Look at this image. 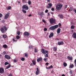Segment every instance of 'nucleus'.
I'll list each match as a JSON object with an SVG mask.
<instances>
[{
  "label": "nucleus",
  "mask_w": 76,
  "mask_h": 76,
  "mask_svg": "<svg viewBox=\"0 0 76 76\" xmlns=\"http://www.w3.org/2000/svg\"><path fill=\"white\" fill-rule=\"evenodd\" d=\"M58 27V25H56L55 26H52L49 28V29L52 30V31H54L56 29H57Z\"/></svg>",
  "instance_id": "f257e3e1"
},
{
  "label": "nucleus",
  "mask_w": 76,
  "mask_h": 76,
  "mask_svg": "<svg viewBox=\"0 0 76 76\" xmlns=\"http://www.w3.org/2000/svg\"><path fill=\"white\" fill-rule=\"evenodd\" d=\"M1 31L2 33H4L5 32V31H6L7 30V28L5 26H4L3 28H1Z\"/></svg>",
  "instance_id": "f03ea898"
},
{
  "label": "nucleus",
  "mask_w": 76,
  "mask_h": 76,
  "mask_svg": "<svg viewBox=\"0 0 76 76\" xmlns=\"http://www.w3.org/2000/svg\"><path fill=\"white\" fill-rule=\"evenodd\" d=\"M56 9H57L58 10H61L62 7H63V5L61 4H57V5H56Z\"/></svg>",
  "instance_id": "7ed1b4c3"
},
{
  "label": "nucleus",
  "mask_w": 76,
  "mask_h": 76,
  "mask_svg": "<svg viewBox=\"0 0 76 76\" xmlns=\"http://www.w3.org/2000/svg\"><path fill=\"white\" fill-rule=\"evenodd\" d=\"M49 22L51 24H53L56 23V19L53 18H50L49 20Z\"/></svg>",
  "instance_id": "20e7f679"
},
{
  "label": "nucleus",
  "mask_w": 76,
  "mask_h": 76,
  "mask_svg": "<svg viewBox=\"0 0 76 76\" xmlns=\"http://www.w3.org/2000/svg\"><path fill=\"white\" fill-rule=\"evenodd\" d=\"M22 9H25L26 10H28L29 9V7L26 5H24L22 6Z\"/></svg>",
  "instance_id": "39448f33"
},
{
  "label": "nucleus",
  "mask_w": 76,
  "mask_h": 76,
  "mask_svg": "<svg viewBox=\"0 0 76 76\" xmlns=\"http://www.w3.org/2000/svg\"><path fill=\"white\" fill-rule=\"evenodd\" d=\"M9 15H10L9 12H8L7 14H6L4 16V19H7V18H9Z\"/></svg>",
  "instance_id": "423d86ee"
},
{
  "label": "nucleus",
  "mask_w": 76,
  "mask_h": 76,
  "mask_svg": "<svg viewBox=\"0 0 76 76\" xmlns=\"http://www.w3.org/2000/svg\"><path fill=\"white\" fill-rule=\"evenodd\" d=\"M52 6H53V5L51 3H49L48 4V6H46V7L47 9H50Z\"/></svg>",
  "instance_id": "0eeeda50"
},
{
  "label": "nucleus",
  "mask_w": 76,
  "mask_h": 76,
  "mask_svg": "<svg viewBox=\"0 0 76 76\" xmlns=\"http://www.w3.org/2000/svg\"><path fill=\"white\" fill-rule=\"evenodd\" d=\"M4 72V68L3 67L0 68V73L2 74Z\"/></svg>",
  "instance_id": "6e6552de"
},
{
  "label": "nucleus",
  "mask_w": 76,
  "mask_h": 76,
  "mask_svg": "<svg viewBox=\"0 0 76 76\" xmlns=\"http://www.w3.org/2000/svg\"><path fill=\"white\" fill-rule=\"evenodd\" d=\"M24 36H26V37H29V32H24Z\"/></svg>",
  "instance_id": "1a4fd4ad"
},
{
  "label": "nucleus",
  "mask_w": 76,
  "mask_h": 76,
  "mask_svg": "<svg viewBox=\"0 0 76 76\" xmlns=\"http://www.w3.org/2000/svg\"><path fill=\"white\" fill-rule=\"evenodd\" d=\"M5 58H6L7 59V60H10V59L11 58V57L10 56L7 55H6L5 56Z\"/></svg>",
  "instance_id": "9d476101"
},
{
  "label": "nucleus",
  "mask_w": 76,
  "mask_h": 76,
  "mask_svg": "<svg viewBox=\"0 0 76 76\" xmlns=\"http://www.w3.org/2000/svg\"><path fill=\"white\" fill-rule=\"evenodd\" d=\"M40 72L39 71V69L38 68H37V71L36 72V75H38L39 74Z\"/></svg>",
  "instance_id": "9b49d317"
},
{
  "label": "nucleus",
  "mask_w": 76,
  "mask_h": 76,
  "mask_svg": "<svg viewBox=\"0 0 76 76\" xmlns=\"http://www.w3.org/2000/svg\"><path fill=\"white\" fill-rule=\"evenodd\" d=\"M37 62H42V58L41 57L37 59Z\"/></svg>",
  "instance_id": "f8f14e48"
},
{
  "label": "nucleus",
  "mask_w": 76,
  "mask_h": 76,
  "mask_svg": "<svg viewBox=\"0 0 76 76\" xmlns=\"http://www.w3.org/2000/svg\"><path fill=\"white\" fill-rule=\"evenodd\" d=\"M54 36V33L53 32L51 33L50 34L49 36V37L50 38H51V37H53Z\"/></svg>",
  "instance_id": "ddd939ff"
},
{
  "label": "nucleus",
  "mask_w": 76,
  "mask_h": 76,
  "mask_svg": "<svg viewBox=\"0 0 76 76\" xmlns=\"http://www.w3.org/2000/svg\"><path fill=\"white\" fill-rule=\"evenodd\" d=\"M41 52L42 54H46L45 50L44 49H42V50H41Z\"/></svg>",
  "instance_id": "4468645a"
},
{
  "label": "nucleus",
  "mask_w": 76,
  "mask_h": 76,
  "mask_svg": "<svg viewBox=\"0 0 76 76\" xmlns=\"http://www.w3.org/2000/svg\"><path fill=\"white\" fill-rule=\"evenodd\" d=\"M60 32H61V29L59 28L57 30V34H60Z\"/></svg>",
  "instance_id": "2eb2a0df"
},
{
  "label": "nucleus",
  "mask_w": 76,
  "mask_h": 76,
  "mask_svg": "<svg viewBox=\"0 0 76 76\" xmlns=\"http://www.w3.org/2000/svg\"><path fill=\"white\" fill-rule=\"evenodd\" d=\"M39 15H40V16L41 17V18H42V16L43 15H45L44 14V12H42L39 13Z\"/></svg>",
  "instance_id": "dca6fc26"
},
{
  "label": "nucleus",
  "mask_w": 76,
  "mask_h": 76,
  "mask_svg": "<svg viewBox=\"0 0 76 76\" xmlns=\"http://www.w3.org/2000/svg\"><path fill=\"white\" fill-rule=\"evenodd\" d=\"M72 37L74 38H76V32H75L72 34Z\"/></svg>",
  "instance_id": "f3484780"
},
{
  "label": "nucleus",
  "mask_w": 76,
  "mask_h": 76,
  "mask_svg": "<svg viewBox=\"0 0 76 76\" xmlns=\"http://www.w3.org/2000/svg\"><path fill=\"white\" fill-rule=\"evenodd\" d=\"M64 43L63 41H61V42H59L58 43V45H62Z\"/></svg>",
  "instance_id": "a211bd4d"
},
{
  "label": "nucleus",
  "mask_w": 76,
  "mask_h": 76,
  "mask_svg": "<svg viewBox=\"0 0 76 76\" xmlns=\"http://www.w3.org/2000/svg\"><path fill=\"white\" fill-rule=\"evenodd\" d=\"M67 58L69 60H72V57H70V56H67Z\"/></svg>",
  "instance_id": "6ab92c4d"
},
{
  "label": "nucleus",
  "mask_w": 76,
  "mask_h": 76,
  "mask_svg": "<svg viewBox=\"0 0 76 76\" xmlns=\"http://www.w3.org/2000/svg\"><path fill=\"white\" fill-rule=\"evenodd\" d=\"M58 16L60 18V19H63V16L62 15H58Z\"/></svg>",
  "instance_id": "aec40b11"
},
{
  "label": "nucleus",
  "mask_w": 76,
  "mask_h": 76,
  "mask_svg": "<svg viewBox=\"0 0 76 76\" xmlns=\"http://www.w3.org/2000/svg\"><path fill=\"white\" fill-rule=\"evenodd\" d=\"M33 65H36V61L34 60H32V61Z\"/></svg>",
  "instance_id": "412c9836"
},
{
  "label": "nucleus",
  "mask_w": 76,
  "mask_h": 76,
  "mask_svg": "<svg viewBox=\"0 0 76 76\" xmlns=\"http://www.w3.org/2000/svg\"><path fill=\"white\" fill-rule=\"evenodd\" d=\"M73 67H74V65H73V64H71L70 65L69 68L71 69L72 68H73Z\"/></svg>",
  "instance_id": "4be33fe9"
},
{
  "label": "nucleus",
  "mask_w": 76,
  "mask_h": 76,
  "mask_svg": "<svg viewBox=\"0 0 76 76\" xmlns=\"http://www.w3.org/2000/svg\"><path fill=\"white\" fill-rule=\"evenodd\" d=\"M53 49L54 51H55V52H56V51L57 50V48L54 47L53 48Z\"/></svg>",
  "instance_id": "5701e85b"
},
{
  "label": "nucleus",
  "mask_w": 76,
  "mask_h": 76,
  "mask_svg": "<svg viewBox=\"0 0 76 76\" xmlns=\"http://www.w3.org/2000/svg\"><path fill=\"white\" fill-rule=\"evenodd\" d=\"M63 65L64 67H66L67 66V64L66 62H64L63 64Z\"/></svg>",
  "instance_id": "b1692460"
},
{
  "label": "nucleus",
  "mask_w": 76,
  "mask_h": 76,
  "mask_svg": "<svg viewBox=\"0 0 76 76\" xmlns=\"http://www.w3.org/2000/svg\"><path fill=\"white\" fill-rule=\"evenodd\" d=\"M3 47L5 48H7V46L6 45H4L3 46Z\"/></svg>",
  "instance_id": "393cba45"
},
{
  "label": "nucleus",
  "mask_w": 76,
  "mask_h": 76,
  "mask_svg": "<svg viewBox=\"0 0 76 76\" xmlns=\"http://www.w3.org/2000/svg\"><path fill=\"white\" fill-rule=\"evenodd\" d=\"M10 66H11V65H10V64H9V66L6 67V69H8L9 68H10Z\"/></svg>",
  "instance_id": "a878e982"
},
{
  "label": "nucleus",
  "mask_w": 76,
  "mask_h": 76,
  "mask_svg": "<svg viewBox=\"0 0 76 76\" xmlns=\"http://www.w3.org/2000/svg\"><path fill=\"white\" fill-rule=\"evenodd\" d=\"M22 12L25 14L26 13V11L24 10H22Z\"/></svg>",
  "instance_id": "bb28decb"
},
{
  "label": "nucleus",
  "mask_w": 76,
  "mask_h": 76,
  "mask_svg": "<svg viewBox=\"0 0 76 76\" xmlns=\"http://www.w3.org/2000/svg\"><path fill=\"white\" fill-rule=\"evenodd\" d=\"M16 38L17 39H20V37L19 36L17 35L16 36Z\"/></svg>",
  "instance_id": "cd10ccee"
},
{
  "label": "nucleus",
  "mask_w": 76,
  "mask_h": 76,
  "mask_svg": "<svg viewBox=\"0 0 76 76\" xmlns=\"http://www.w3.org/2000/svg\"><path fill=\"white\" fill-rule=\"evenodd\" d=\"M17 34L18 35H19L20 34V32L19 31H17Z\"/></svg>",
  "instance_id": "c85d7f7f"
},
{
  "label": "nucleus",
  "mask_w": 76,
  "mask_h": 76,
  "mask_svg": "<svg viewBox=\"0 0 76 76\" xmlns=\"http://www.w3.org/2000/svg\"><path fill=\"white\" fill-rule=\"evenodd\" d=\"M3 37L4 38H7V36L6 35H3Z\"/></svg>",
  "instance_id": "c756f323"
},
{
  "label": "nucleus",
  "mask_w": 76,
  "mask_h": 76,
  "mask_svg": "<svg viewBox=\"0 0 76 76\" xmlns=\"http://www.w3.org/2000/svg\"><path fill=\"white\" fill-rule=\"evenodd\" d=\"M48 60V58H45L44 59V60L46 62H47V60Z\"/></svg>",
  "instance_id": "7c9ffc66"
},
{
  "label": "nucleus",
  "mask_w": 76,
  "mask_h": 76,
  "mask_svg": "<svg viewBox=\"0 0 76 76\" xmlns=\"http://www.w3.org/2000/svg\"><path fill=\"white\" fill-rule=\"evenodd\" d=\"M25 59V58L22 57L20 60H21V61H24Z\"/></svg>",
  "instance_id": "2f4dec72"
},
{
  "label": "nucleus",
  "mask_w": 76,
  "mask_h": 76,
  "mask_svg": "<svg viewBox=\"0 0 76 76\" xmlns=\"http://www.w3.org/2000/svg\"><path fill=\"white\" fill-rule=\"evenodd\" d=\"M28 3L29 5H31V1H28Z\"/></svg>",
  "instance_id": "473e14b6"
},
{
  "label": "nucleus",
  "mask_w": 76,
  "mask_h": 76,
  "mask_svg": "<svg viewBox=\"0 0 76 76\" xmlns=\"http://www.w3.org/2000/svg\"><path fill=\"white\" fill-rule=\"evenodd\" d=\"M71 28L73 29L75 28V26L73 25L71 27Z\"/></svg>",
  "instance_id": "72a5a7b5"
},
{
  "label": "nucleus",
  "mask_w": 76,
  "mask_h": 76,
  "mask_svg": "<svg viewBox=\"0 0 76 76\" xmlns=\"http://www.w3.org/2000/svg\"><path fill=\"white\" fill-rule=\"evenodd\" d=\"M72 7H70L69 10V12H72Z\"/></svg>",
  "instance_id": "f704fd0d"
},
{
  "label": "nucleus",
  "mask_w": 76,
  "mask_h": 76,
  "mask_svg": "<svg viewBox=\"0 0 76 76\" xmlns=\"http://www.w3.org/2000/svg\"><path fill=\"white\" fill-rule=\"evenodd\" d=\"M9 63L7 62H5V64H4V65H7V64H9Z\"/></svg>",
  "instance_id": "c9c22d12"
},
{
  "label": "nucleus",
  "mask_w": 76,
  "mask_h": 76,
  "mask_svg": "<svg viewBox=\"0 0 76 76\" xmlns=\"http://www.w3.org/2000/svg\"><path fill=\"white\" fill-rule=\"evenodd\" d=\"M45 57H48V54H46V55H45Z\"/></svg>",
  "instance_id": "e433bc0d"
},
{
  "label": "nucleus",
  "mask_w": 76,
  "mask_h": 76,
  "mask_svg": "<svg viewBox=\"0 0 76 76\" xmlns=\"http://www.w3.org/2000/svg\"><path fill=\"white\" fill-rule=\"evenodd\" d=\"M13 41L14 42H17V39L16 40L14 39H12Z\"/></svg>",
  "instance_id": "4c0bfd02"
},
{
  "label": "nucleus",
  "mask_w": 76,
  "mask_h": 76,
  "mask_svg": "<svg viewBox=\"0 0 76 76\" xmlns=\"http://www.w3.org/2000/svg\"><path fill=\"white\" fill-rule=\"evenodd\" d=\"M34 52L35 53H37V50L36 48H34Z\"/></svg>",
  "instance_id": "58836bf2"
},
{
  "label": "nucleus",
  "mask_w": 76,
  "mask_h": 76,
  "mask_svg": "<svg viewBox=\"0 0 76 76\" xmlns=\"http://www.w3.org/2000/svg\"><path fill=\"white\" fill-rule=\"evenodd\" d=\"M11 9V7L10 6L7 8V10H10V9Z\"/></svg>",
  "instance_id": "ea45409f"
},
{
  "label": "nucleus",
  "mask_w": 76,
  "mask_h": 76,
  "mask_svg": "<svg viewBox=\"0 0 76 76\" xmlns=\"http://www.w3.org/2000/svg\"><path fill=\"white\" fill-rule=\"evenodd\" d=\"M44 31H47V29L46 28H44Z\"/></svg>",
  "instance_id": "a19ab883"
},
{
  "label": "nucleus",
  "mask_w": 76,
  "mask_h": 76,
  "mask_svg": "<svg viewBox=\"0 0 76 76\" xmlns=\"http://www.w3.org/2000/svg\"><path fill=\"white\" fill-rule=\"evenodd\" d=\"M73 11H74V12H75V13H76V10L74 8V9H73Z\"/></svg>",
  "instance_id": "79ce46f5"
},
{
  "label": "nucleus",
  "mask_w": 76,
  "mask_h": 76,
  "mask_svg": "<svg viewBox=\"0 0 76 76\" xmlns=\"http://www.w3.org/2000/svg\"><path fill=\"white\" fill-rule=\"evenodd\" d=\"M25 57H28V54L26 53L25 54Z\"/></svg>",
  "instance_id": "37998d69"
},
{
  "label": "nucleus",
  "mask_w": 76,
  "mask_h": 76,
  "mask_svg": "<svg viewBox=\"0 0 76 76\" xmlns=\"http://www.w3.org/2000/svg\"><path fill=\"white\" fill-rule=\"evenodd\" d=\"M45 12L46 13H47L48 12V10H45Z\"/></svg>",
  "instance_id": "c03bdc74"
},
{
  "label": "nucleus",
  "mask_w": 76,
  "mask_h": 76,
  "mask_svg": "<svg viewBox=\"0 0 76 76\" xmlns=\"http://www.w3.org/2000/svg\"><path fill=\"white\" fill-rule=\"evenodd\" d=\"M46 68L47 69H51L50 67H49V66L48 67H47V66H46Z\"/></svg>",
  "instance_id": "a18cd8bd"
},
{
  "label": "nucleus",
  "mask_w": 76,
  "mask_h": 76,
  "mask_svg": "<svg viewBox=\"0 0 76 76\" xmlns=\"http://www.w3.org/2000/svg\"><path fill=\"white\" fill-rule=\"evenodd\" d=\"M3 16V15L1 14V13H0V18H2Z\"/></svg>",
  "instance_id": "49530a36"
},
{
  "label": "nucleus",
  "mask_w": 76,
  "mask_h": 76,
  "mask_svg": "<svg viewBox=\"0 0 76 76\" xmlns=\"http://www.w3.org/2000/svg\"><path fill=\"white\" fill-rule=\"evenodd\" d=\"M45 52L46 53H47V54H48V50H45Z\"/></svg>",
  "instance_id": "de8ad7c7"
},
{
  "label": "nucleus",
  "mask_w": 76,
  "mask_h": 76,
  "mask_svg": "<svg viewBox=\"0 0 76 76\" xmlns=\"http://www.w3.org/2000/svg\"><path fill=\"white\" fill-rule=\"evenodd\" d=\"M49 67H50V69H53V67L51 65L50 66H49Z\"/></svg>",
  "instance_id": "09e8293b"
},
{
  "label": "nucleus",
  "mask_w": 76,
  "mask_h": 76,
  "mask_svg": "<svg viewBox=\"0 0 76 76\" xmlns=\"http://www.w3.org/2000/svg\"><path fill=\"white\" fill-rule=\"evenodd\" d=\"M17 61V60H16V59H14V63H16V62Z\"/></svg>",
  "instance_id": "8fccbe9b"
},
{
  "label": "nucleus",
  "mask_w": 76,
  "mask_h": 76,
  "mask_svg": "<svg viewBox=\"0 0 76 76\" xmlns=\"http://www.w3.org/2000/svg\"><path fill=\"white\" fill-rule=\"evenodd\" d=\"M58 25L59 26H61V23H59Z\"/></svg>",
  "instance_id": "3c124183"
},
{
  "label": "nucleus",
  "mask_w": 76,
  "mask_h": 76,
  "mask_svg": "<svg viewBox=\"0 0 76 76\" xmlns=\"http://www.w3.org/2000/svg\"><path fill=\"white\" fill-rule=\"evenodd\" d=\"M51 10L52 11H54V8H51Z\"/></svg>",
  "instance_id": "603ef678"
},
{
  "label": "nucleus",
  "mask_w": 76,
  "mask_h": 76,
  "mask_svg": "<svg viewBox=\"0 0 76 76\" xmlns=\"http://www.w3.org/2000/svg\"><path fill=\"white\" fill-rule=\"evenodd\" d=\"M45 65L46 66H48V64H49V63H46V64H45Z\"/></svg>",
  "instance_id": "864d4df0"
},
{
  "label": "nucleus",
  "mask_w": 76,
  "mask_h": 76,
  "mask_svg": "<svg viewBox=\"0 0 76 76\" xmlns=\"http://www.w3.org/2000/svg\"><path fill=\"white\" fill-rule=\"evenodd\" d=\"M8 76H12V74L10 73V74L8 75Z\"/></svg>",
  "instance_id": "5fc2aeb1"
},
{
  "label": "nucleus",
  "mask_w": 76,
  "mask_h": 76,
  "mask_svg": "<svg viewBox=\"0 0 76 76\" xmlns=\"http://www.w3.org/2000/svg\"><path fill=\"white\" fill-rule=\"evenodd\" d=\"M42 22H44V23H45V20L42 19Z\"/></svg>",
  "instance_id": "6e6d98bb"
},
{
  "label": "nucleus",
  "mask_w": 76,
  "mask_h": 76,
  "mask_svg": "<svg viewBox=\"0 0 76 76\" xmlns=\"http://www.w3.org/2000/svg\"><path fill=\"white\" fill-rule=\"evenodd\" d=\"M67 7V5H65V8L66 9Z\"/></svg>",
  "instance_id": "4d7b16f0"
},
{
  "label": "nucleus",
  "mask_w": 76,
  "mask_h": 76,
  "mask_svg": "<svg viewBox=\"0 0 76 76\" xmlns=\"http://www.w3.org/2000/svg\"><path fill=\"white\" fill-rule=\"evenodd\" d=\"M70 73H71V74H72V70H71L70 71Z\"/></svg>",
  "instance_id": "13d9d810"
},
{
  "label": "nucleus",
  "mask_w": 76,
  "mask_h": 76,
  "mask_svg": "<svg viewBox=\"0 0 76 76\" xmlns=\"http://www.w3.org/2000/svg\"><path fill=\"white\" fill-rule=\"evenodd\" d=\"M6 54V52L5 51L3 53V54L4 55V54Z\"/></svg>",
  "instance_id": "bf43d9fd"
},
{
  "label": "nucleus",
  "mask_w": 76,
  "mask_h": 76,
  "mask_svg": "<svg viewBox=\"0 0 76 76\" xmlns=\"http://www.w3.org/2000/svg\"><path fill=\"white\" fill-rule=\"evenodd\" d=\"M30 66H33V64H32V63H31V64H30Z\"/></svg>",
  "instance_id": "052dcab7"
},
{
  "label": "nucleus",
  "mask_w": 76,
  "mask_h": 76,
  "mask_svg": "<svg viewBox=\"0 0 76 76\" xmlns=\"http://www.w3.org/2000/svg\"><path fill=\"white\" fill-rule=\"evenodd\" d=\"M50 15V12L48 13V16H49Z\"/></svg>",
  "instance_id": "680f3d73"
},
{
  "label": "nucleus",
  "mask_w": 76,
  "mask_h": 76,
  "mask_svg": "<svg viewBox=\"0 0 76 76\" xmlns=\"http://www.w3.org/2000/svg\"><path fill=\"white\" fill-rule=\"evenodd\" d=\"M32 16V15H31V14H30L29 15H28V16L29 17H30V16Z\"/></svg>",
  "instance_id": "e2e57ef3"
},
{
  "label": "nucleus",
  "mask_w": 76,
  "mask_h": 76,
  "mask_svg": "<svg viewBox=\"0 0 76 76\" xmlns=\"http://www.w3.org/2000/svg\"><path fill=\"white\" fill-rule=\"evenodd\" d=\"M74 63H76V59H75V60Z\"/></svg>",
  "instance_id": "0e129e2a"
},
{
  "label": "nucleus",
  "mask_w": 76,
  "mask_h": 76,
  "mask_svg": "<svg viewBox=\"0 0 76 76\" xmlns=\"http://www.w3.org/2000/svg\"><path fill=\"white\" fill-rule=\"evenodd\" d=\"M56 41H58V40H59V39H58V38H56Z\"/></svg>",
  "instance_id": "69168bd1"
},
{
  "label": "nucleus",
  "mask_w": 76,
  "mask_h": 76,
  "mask_svg": "<svg viewBox=\"0 0 76 76\" xmlns=\"http://www.w3.org/2000/svg\"><path fill=\"white\" fill-rule=\"evenodd\" d=\"M18 4H19L20 3V2L19 1H18Z\"/></svg>",
  "instance_id": "338daca9"
},
{
  "label": "nucleus",
  "mask_w": 76,
  "mask_h": 76,
  "mask_svg": "<svg viewBox=\"0 0 76 76\" xmlns=\"http://www.w3.org/2000/svg\"><path fill=\"white\" fill-rule=\"evenodd\" d=\"M61 76H65V75L63 74Z\"/></svg>",
  "instance_id": "774afa93"
}]
</instances>
